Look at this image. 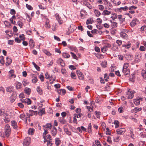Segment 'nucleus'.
Here are the masks:
<instances>
[{
    "label": "nucleus",
    "instance_id": "obj_1",
    "mask_svg": "<svg viewBox=\"0 0 146 146\" xmlns=\"http://www.w3.org/2000/svg\"><path fill=\"white\" fill-rule=\"evenodd\" d=\"M135 92L134 91H131L130 89H129L127 92V95H128L127 97L128 99H131L133 97V94Z\"/></svg>",
    "mask_w": 146,
    "mask_h": 146
},
{
    "label": "nucleus",
    "instance_id": "obj_2",
    "mask_svg": "<svg viewBox=\"0 0 146 146\" xmlns=\"http://www.w3.org/2000/svg\"><path fill=\"white\" fill-rule=\"evenodd\" d=\"M30 143V138L29 137L25 139L23 141V144L25 146H29Z\"/></svg>",
    "mask_w": 146,
    "mask_h": 146
},
{
    "label": "nucleus",
    "instance_id": "obj_3",
    "mask_svg": "<svg viewBox=\"0 0 146 146\" xmlns=\"http://www.w3.org/2000/svg\"><path fill=\"white\" fill-rule=\"evenodd\" d=\"M76 72L77 73L78 75L79 79L82 80H84V77L83 73L82 72H80L79 70H77Z\"/></svg>",
    "mask_w": 146,
    "mask_h": 146
},
{
    "label": "nucleus",
    "instance_id": "obj_4",
    "mask_svg": "<svg viewBox=\"0 0 146 146\" xmlns=\"http://www.w3.org/2000/svg\"><path fill=\"white\" fill-rule=\"evenodd\" d=\"M56 62L58 64H60L61 66L64 67L65 66V63L63 60L61 58H60L57 60Z\"/></svg>",
    "mask_w": 146,
    "mask_h": 146
},
{
    "label": "nucleus",
    "instance_id": "obj_5",
    "mask_svg": "<svg viewBox=\"0 0 146 146\" xmlns=\"http://www.w3.org/2000/svg\"><path fill=\"white\" fill-rule=\"evenodd\" d=\"M125 131L124 128L119 129H117L116 131L117 133L119 135H122L124 134Z\"/></svg>",
    "mask_w": 146,
    "mask_h": 146
},
{
    "label": "nucleus",
    "instance_id": "obj_6",
    "mask_svg": "<svg viewBox=\"0 0 146 146\" xmlns=\"http://www.w3.org/2000/svg\"><path fill=\"white\" fill-rule=\"evenodd\" d=\"M16 94L13 93L11 96L10 97V101L11 103L13 102L16 99Z\"/></svg>",
    "mask_w": 146,
    "mask_h": 146
},
{
    "label": "nucleus",
    "instance_id": "obj_7",
    "mask_svg": "<svg viewBox=\"0 0 146 146\" xmlns=\"http://www.w3.org/2000/svg\"><path fill=\"white\" fill-rule=\"evenodd\" d=\"M11 123L13 128L15 129H17L18 127L17 125V123L16 121L13 120L11 121Z\"/></svg>",
    "mask_w": 146,
    "mask_h": 146
},
{
    "label": "nucleus",
    "instance_id": "obj_8",
    "mask_svg": "<svg viewBox=\"0 0 146 146\" xmlns=\"http://www.w3.org/2000/svg\"><path fill=\"white\" fill-rule=\"evenodd\" d=\"M125 66H123V72L124 74L125 75L128 74L130 72L129 70V69H125L124 68Z\"/></svg>",
    "mask_w": 146,
    "mask_h": 146
},
{
    "label": "nucleus",
    "instance_id": "obj_9",
    "mask_svg": "<svg viewBox=\"0 0 146 146\" xmlns=\"http://www.w3.org/2000/svg\"><path fill=\"white\" fill-rule=\"evenodd\" d=\"M63 117L59 118L58 121L60 123L62 124H65L66 123V121Z\"/></svg>",
    "mask_w": 146,
    "mask_h": 146
},
{
    "label": "nucleus",
    "instance_id": "obj_10",
    "mask_svg": "<svg viewBox=\"0 0 146 146\" xmlns=\"http://www.w3.org/2000/svg\"><path fill=\"white\" fill-rule=\"evenodd\" d=\"M29 112L30 113L29 116H31L34 115H36L37 114V111H34L32 110H29Z\"/></svg>",
    "mask_w": 146,
    "mask_h": 146
},
{
    "label": "nucleus",
    "instance_id": "obj_11",
    "mask_svg": "<svg viewBox=\"0 0 146 146\" xmlns=\"http://www.w3.org/2000/svg\"><path fill=\"white\" fill-rule=\"evenodd\" d=\"M6 60L5 64L7 66H8L11 63L12 60L11 58H9L8 57H7Z\"/></svg>",
    "mask_w": 146,
    "mask_h": 146
},
{
    "label": "nucleus",
    "instance_id": "obj_12",
    "mask_svg": "<svg viewBox=\"0 0 146 146\" xmlns=\"http://www.w3.org/2000/svg\"><path fill=\"white\" fill-rule=\"evenodd\" d=\"M49 19H46L44 25L45 27L46 28H49L50 27V25H49Z\"/></svg>",
    "mask_w": 146,
    "mask_h": 146
},
{
    "label": "nucleus",
    "instance_id": "obj_13",
    "mask_svg": "<svg viewBox=\"0 0 146 146\" xmlns=\"http://www.w3.org/2000/svg\"><path fill=\"white\" fill-rule=\"evenodd\" d=\"M16 85V88L17 89H19L21 88H22V85L21 83L17 82L15 83Z\"/></svg>",
    "mask_w": 146,
    "mask_h": 146
},
{
    "label": "nucleus",
    "instance_id": "obj_14",
    "mask_svg": "<svg viewBox=\"0 0 146 146\" xmlns=\"http://www.w3.org/2000/svg\"><path fill=\"white\" fill-rule=\"evenodd\" d=\"M56 18L60 24H61L62 23V21L60 20V17L59 15L58 14H56Z\"/></svg>",
    "mask_w": 146,
    "mask_h": 146
},
{
    "label": "nucleus",
    "instance_id": "obj_15",
    "mask_svg": "<svg viewBox=\"0 0 146 146\" xmlns=\"http://www.w3.org/2000/svg\"><path fill=\"white\" fill-rule=\"evenodd\" d=\"M39 115L40 116L42 115L43 114H45V109L44 108H42V109L39 110L38 112Z\"/></svg>",
    "mask_w": 146,
    "mask_h": 146
},
{
    "label": "nucleus",
    "instance_id": "obj_16",
    "mask_svg": "<svg viewBox=\"0 0 146 146\" xmlns=\"http://www.w3.org/2000/svg\"><path fill=\"white\" fill-rule=\"evenodd\" d=\"M29 43L30 48H33L35 46L34 42V41L33 40L31 39L30 40Z\"/></svg>",
    "mask_w": 146,
    "mask_h": 146
},
{
    "label": "nucleus",
    "instance_id": "obj_17",
    "mask_svg": "<svg viewBox=\"0 0 146 146\" xmlns=\"http://www.w3.org/2000/svg\"><path fill=\"white\" fill-rule=\"evenodd\" d=\"M141 109H142L141 108H137L136 107L132 110L131 111L133 113H136L138 111H141Z\"/></svg>",
    "mask_w": 146,
    "mask_h": 146
},
{
    "label": "nucleus",
    "instance_id": "obj_18",
    "mask_svg": "<svg viewBox=\"0 0 146 146\" xmlns=\"http://www.w3.org/2000/svg\"><path fill=\"white\" fill-rule=\"evenodd\" d=\"M95 15L97 17H99L101 15L100 12L96 9H95L94 10Z\"/></svg>",
    "mask_w": 146,
    "mask_h": 146
},
{
    "label": "nucleus",
    "instance_id": "obj_19",
    "mask_svg": "<svg viewBox=\"0 0 146 146\" xmlns=\"http://www.w3.org/2000/svg\"><path fill=\"white\" fill-rule=\"evenodd\" d=\"M111 13L110 11H109L107 10H105L103 11V12L102 13V14L104 15H108Z\"/></svg>",
    "mask_w": 146,
    "mask_h": 146
},
{
    "label": "nucleus",
    "instance_id": "obj_20",
    "mask_svg": "<svg viewBox=\"0 0 146 146\" xmlns=\"http://www.w3.org/2000/svg\"><path fill=\"white\" fill-rule=\"evenodd\" d=\"M25 92L27 95H29L31 92V90L28 88H25Z\"/></svg>",
    "mask_w": 146,
    "mask_h": 146
},
{
    "label": "nucleus",
    "instance_id": "obj_21",
    "mask_svg": "<svg viewBox=\"0 0 146 146\" xmlns=\"http://www.w3.org/2000/svg\"><path fill=\"white\" fill-rule=\"evenodd\" d=\"M9 74L12 77L15 78L16 77L15 75L14 74V71L13 70H11L9 71Z\"/></svg>",
    "mask_w": 146,
    "mask_h": 146
},
{
    "label": "nucleus",
    "instance_id": "obj_22",
    "mask_svg": "<svg viewBox=\"0 0 146 146\" xmlns=\"http://www.w3.org/2000/svg\"><path fill=\"white\" fill-rule=\"evenodd\" d=\"M142 98H140L139 99H137V100H135L134 101V104L136 106L139 105L140 104V100H141Z\"/></svg>",
    "mask_w": 146,
    "mask_h": 146
},
{
    "label": "nucleus",
    "instance_id": "obj_23",
    "mask_svg": "<svg viewBox=\"0 0 146 146\" xmlns=\"http://www.w3.org/2000/svg\"><path fill=\"white\" fill-rule=\"evenodd\" d=\"M43 127L44 128H49L50 129L52 127V125L50 123H48L46 124L45 125H43Z\"/></svg>",
    "mask_w": 146,
    "mask_h": 146
},
{
    "label": "nucleus",
    "instance_id": "obj_24",
    "mask_svg": "<svg viewBox=\"0 0 146 146\" xmlns=\"http://www.w3.org/2000/svg\"><path fill=\"white\" fill-rule=\"evenodd\" d=\"M137 21V19H135V20L132 21L130 24V25L131 27H134L135 26L136 24V21Z\"/></svg>",
    "mask_w": 146,
    "mask_h": 146
},
{
    "label": "nucleus",
    "instance_id": "obj_25",
    "mask_svg": "<svg viewBox=\"0 0 146 146\" xmlns=\"http://www.w3.org/2000/svg\"><path fill=\"white\" fill-rule=\"evenodd\" d=\"M131 44L130 43L128 42L124 45H123L122 46L127 48H129L131 47Z\"/></svg>",
    "mask_w": 146,
    "mask_h": 146
},
{
    "label": "nucleus",
    "instance_id": "obj_26",
    "mask_svg": "<svg viewBox=\"0 0 146 146\" xmlns=\"http://www.w3.org/2000/svg\"><path fill=\"white\" fill-rule=\"evenodd\" d=\"M34 129L33 128H30L28 130V133L30 135H32L34 133Z\"/></svg>",
    "mask_w": 146,
    "mask_h": 146
},
{
    "label": "nucleus",
    "instance_id": "obj_27",
    "mask_svg": "<svg viewBox=\"0 0 146 146\" xmlns=\"http://www.w3.org/2000/svg\"><path fill=\"white\" fill-rule=\"evenodd\" d=\"M60 143V141L59 138H56L55 139V144L56 146H58Z\"/></svg>",
    "mask_w": 146,
    "mask_h": 146
},
{
    "label": "nucleus",
    "instance_id": "obj_28",
    "mask_svg": "<svg viewBox=\"0 0 146 146\" xmlns=\"http://www.w3.org/2000/svg\"><path fill=\"white\" fill-rule=\"evenodd\" d=\"M36 90L37 92L40 95H41L42 94V90L39 87H37L36 88Z\"/></svg>",
    "mask_w": 146,
    "mask_h": 146
},
{
    "label": "nucleus",
    "instance_id": "obj_29",
    "mask_svg": "<svg viewBox=\"0 0 146 146\" xmlns=\"http://www.w3.org/2000/svg\"><path fill=\"white\" fill-rule=\"evenodd\" d=\"M103 68L107 67V62L106 61H104L102 62L101 64Z\"/></svg>",
    "mask_w": 146,
    "mask_h": 146
},
{
    "label": "nucleus",
    "instance_id": "obj_30",
    "mask_svg": "<svg viewBox=\"0 0 146 146\" xmlns=\"http://www.w3.org/2000/svg\"><path fill=\"white\" fill-rule=\"evenodd\" d=\"M32 64L37 70H40V67L38 66H37L34 62H32Z\"/></svg>",
    "mask_w": 146,
    "mask_h": 146
},
{
    "label": "nucleus",
    "instance_id": "obj_31",
    "mask_svg": "<svg viewBox=\"0 0 146 146\" xmlns=\"http://www.w3.org/2000/svg\"><path fill=\"white\" fill-rule=\"evenodd\" d=\"M62 55L65 58H68L70 57V55L66 53H63Z\"/></svg>",
    "mask_w": 146,
    "mask_h": 146
},
{
    "label": "nucleus",
    "instance_id": "obj_32",
    "mask_svg": "<svg viewBox=\"0 0 146 146\" xmlns=\"http://www.w3.org/2000/svg\"><path fill=\"white\" fill-rule=\"evenodd\" d=\"M5 135L7 137H9L11 133V130L5 129Z\"/></svg>",
    "mask_w": 146,
    "mask_h": 146
},
{
    "label": "nucleus",
    "instance_id": "obj_33",
    "mask_svg": "<svg viewBox=\"0 0 146 146\" xmlns=\"http://www.w3.org/2000/svg\"><path fill=\"white\" fill-rule=\"evenodd\" d=\"M140 56L139 55L137 54L135 56V60L136 61L138 62L140 60Z\"/></svg>",
    "mask_w": 146,
    "mask_h": 146
},
{
    "label": "nucleus",
    "instance_id": "obj_34",
    "mask_svg": "<svg viewBox=\"0 0 146 146\" xmlns=\"http://www.w3.org/2000/svg\"><path fill=\"white\" fill-rule=\"evenodd\" d=\"M96 57L99 58H104L103 55L99 53H98L96 55Z\"/></svg>",
    "mask_w": 146,
    "mask_h": 146
},
{
    "label": "nucleus",
    "instance_id": "obj_35",
    "mask_svg": "<svg viewBox=\"0 0 146 146\" xmlns=\"http://www.w3.org/2000/svg\"><path fill=\"white\" fill-rule=\"evenodd\" d=\"M85 11L84 10H82L80 12L81 17L82 18H84L85 16Z\"/></svg>",
    "mask_w": 146,
    "mask_h": 146
},
{
    "label": "nucleus",
    "instance_id": "obj_36",
    "mask_svg": "<svg viewBox=\"0 0 146 146\" xmlns=\"http://www.w3.org/2000/svg\"><path fill=\"white\" fill-rule=\"evenodd\" d=\"M6 91L8 92L11 93L13 91V88L11 87H7L6 89Z\"/></svg>",
    "mask_w": 146,
    "mask_h": 146
},
{
    "label": "nucleus",
    "instance_id": "obj_37",
    "mask_svg": "<svg viewBox=\"0 0 146 146\" xmlns=\"http://www.w3.org/2000/svg\"><path fill=\"white\" fill-rule=\"evenodd\" d=\"M128 7H127L126 6L124 7H120L119 9V11H120V10H122L124 11H126V10H128Z\"/></svg>",
    "mask_w": 146,
    "mask_h": 146
},
{
    "label": "nucleus",
    "instance_id": "obj_38",
    "mask_svg": "<svg viewBox=\"0 0 146 146\" xmlns=\"http://www.w3.org/2000/svg\"><path fill=\"white\" fill-rule=\"evenodd\" d=\"M142 75L144 78L146 79V71L143 70L142 71Z\"/></svg>",
    "mask_w": 146,
    "mask_h": 146
},
{
    "label": "nucleus",
    "instance_id": "obj_39",
    "mask_svg": "<svg viewBox=\"0 0 146 146\" xmlns=\"http://www.w3.org/2000/svg\"><path fill=\"white\" fill-rule=\"evenodd\" d=\"M118 18L119 19V20L122 22H123L125 21V19L122 18V15H118L117 16Z\"/></svg>",
    "mask_w": 146,
    "mask_h": 146
},
{
    "label": "nucleus",
    "instance_id": "obj_40",
    "mask_svg": "<svg viewBox=\"0 0 146 146\" xmlns=\"http://www.w3.org/2000/svg\"><path fill=\"white\" fill-rule=\"evenodd\" d=\"M43 52L45 53L46 55L48 56H50L51 54L47 50H46L44 49L43 50Z\"/></svg>",
    "mask_w": 146,
    "mask_h": 146
},
{
    "label": "nucleus",
    "instance_id": "obj_41",
    "mask_svg": "<svg viewBox=\"0 0 146 146\" xmlns=\"http://www.w3.org/2000/svg\"><path fill=\"white\" fill-rule=\"evenodd\" d=\"M70 54H71L72 57L74 59L78 60V57L76 55L72 52H70Z\"/></svg>",
    "mask_w": 146,
    "mask_h": 146
},
{
    "label": "nucleus",
    "instance_id": "obj_42",
    "mask_svg": "<svg viewBox=\"0 0 146 146\" xmlns=\"http://www.w3.org/2000/svg\"><path fill=\"white\" fill-rule=\"evenodd\" d=\"M52 139L49 140V141H48V142H47V146H51L52 145Z\"/></svg>",
    "mask_w": 146,
    "mask_h": 146
},
{
    "label": "nucleus",
    "instance_id": "obj_43",
    "mask_svg": "<svg viewBox=\"0 0 146 146\" xmlns=\"http://www.w3.org/2000/svg\"><path fill=\"white\" fill-rule=\"evenodd\" d=\"M52 135L53 136H55L57 133V131L55 130H52L51 131Z\"/></svg>",
    "mask_w": 146,
    "mask_h": 146
},
{
    "label": "nucleus",
    "instance_id": "obj_44",
    "mask_svg": "<svg viewBox=\"0 0 146 146\" xmlns=\"http://www.w3.org/2000/svg\"><path fill=\"white\" fill-rule=\"evenodd\" d=\"M121 36L123 38H125L127 37V35L125 33H122L120 34Z\"/></svg>",
    "mask_w": 146,
    "mask_h": 146
},
{
    "label": "nucleus",
    "instance_id": "obj_45",
    "mask_svg": "<svg viewBox=\"0 0 146 146\" xmlns=\"http://www.w3.org/2000/svg\"><path fill=\"white\" fill-rule=\"evenodd\" d=\"M100 112H98L97 111H95V113L96 115V116L98 118H100Z\"/></svg>",
    "mask_w": 146,
    "mask_h": 146
},
{
    "label": "nucleus",
    "instance_id": "obj_46",
    "mask_svg": "<svg viewBox=\"0 0 146 146\" xmlns=\"http://www.w3.org/2000/svg\"><path fill=\"white\" fill-rule=\"evenodd\" d=\"M44 132L43 134V136H46V135L48 133V130L47 129L44 128Z\"/></svg>",
    "mask_w": 146,
    "mask_h": 146
},
{
    "label": "nucleus",
    "instance_id": "obj_47",
    "mask_svg": "<svg viewBox=\"0 0 146 146\" xmlns=\"http://www.w3.org/2000/svg\"><path fill=\"white\" fill-rule=\"evenodd\" d=\"M4 24L7 27L10 26L11 25L10 23L7 21H5L4 22Z\"/></svg>",
    "mask_w": 146,
    "mask_h": 146
},
{
    "label": "nucleus",
    "instance_id": "obj_48",
    "mask_svg": "<svg viewBox=\"0 0 146 146\" xmlns=\"http://www.w3.org/2000/svg\"><path fill=\"white\" fill-rule=\"evenodd\" d=\"M111 133V131L110 130L108 127H107L106 129V134L107 135H110Z\"/></svg>",
    "mask_w": 146,
    "mask_h": 146
},
{
    "label": "nucleus",
    "instance_id": "obj_49",
    "mask_svg": "<svg viewBox=\"0 0 146 146\" xmlns=\"http://www.w3.org/2000/svg\"><path fill=\"white\" fill-rule=\"evenodd\" d=\"M114 124L115 125V128H117L118 127L119 125V122L118 121L115 120L114 121Z\"/></svg>",
    "mask_w": 146,
    "mask_h": 146
},
{
    "label": "nucleus",
    "instance_id": "obj_50",
    "mask_svg": "<svg viewBox=\"0 0 146 146\" xmlns=\"http://www.w3.org/2000/svg\"><path fill=\"white\" fill-rule=\"evenodd\" d=\"M17 24L20 28H22L23 25V23L21 21H18Z\"/></svg>",
    "mask_w": 146,
    "mask_h": 146
},
{
    "label": "nucleus",
    "instance_id": "obj_51",
    "mask_svg": "<svg viewBox=\"0 0 146 146\" xmlns=\"http://www.w3.org/2000/svg\"><path fill=\"white\" fill-rule=\"evenodd\" d=\"M82 115V113H79L78 114H74V116H76V117L79 118Z\"/></svg>",
    "mask_w": 146,
    "mask_h": 146
},
{
    "label": "nucleus",
    "instance_id": "obj_52",
    "mask_svg": "<svg viewBox=\"0 0 146 146\" xmlns=\"http://www.w3.org/2000/svg\"><path fill=\"white\" fill-rule=\"evenodd\" d=\"M28 83L27 80H24L22 82V83L24 86H25Z\"/></svg>",
    "mask_w": 146,
    "mask_h": 146
},
{
    "label": "nucleus",
    "instance_id": "obj_53",
    "mask_svg": "<svg viewBox=\"0 0 146 146\" xmlns=\"http://www.w3.org/2000/svg\"><path fill=\"white\" fill-rule=\"evenodd\" d=\"M37 80L36 77L34 76L33 78L32 79V81L33 83H35L37 81Z\"/></svg>",
    "mask_w": 146,
    "mask_h": 146
},
{
    "label": "nucleus",
    "instance_id": "obj_54",
    "mask_svg": "<svg viewBox=\"0 0 146 146\" xmlns=\"http://www.w3.org/2000/svg\"><path fill=\"white\" fill-rule=\"evenodd\" d=\"M31 101L29 98H27L26 100V103L28 105H29L31 104Z\"/></svg>",
    "mask_w": 146,
    "mask_h": 146
},
{
    "label": "nucleus",
    "instance_id": "obj_55",
    "mask_svg": "<svg viewBox=\"0 0 146 146\" xmlns=\"http://www.w3.org/2000/svg\"><path fill=\"white\" fill-rule=\"evenodd\" d=\"M45 78L46 79H48L50 78H52V76H51L50 77L49 75L48 74L47 72H46L45 74Z\"/></svg>",
    "mask_w": 146,
    "mask_h": 146
},
{
    "label": "nucleus",
    "instance_id": "obj_56",
    "mask_svg": "<svg viewBox=\"0 0 146 146\" xmlns=\"http://www.w3.org/2000/svg\"><path fill=\"white\" fill-rule=\"evenodd\" d=\"M130 133L131 134V137L132 139H134V134H133V132L132 129L131 128L130 129Z\"/></svg>",
    "mask_w": 146,
    "mask_h": 146
},
{
    "label": "nucleus",
    "instance_id": "obj_57",
    "mask_svg": "<svg viewBox=\"0 0 146 146\" xmlns=\"http://www.w3.org/2000/svg\"><path fill=\"white\" fill-rule=\"evenodd\" d=\"M104 78H105V80L106 81H108L107 79L109 78V76H108V74L107 73H106L104 74Z\"/></svg>",
    "mask_w": 146,
    "mask_h": 146
},
{
    "label": "nucleus",
    "instance_id": "obj_58",
    "mask_svg": "<svg viewBox=\"0 0 146 146\" xmlns=\"http://www.w3.org/2000/svg\"><path fill=\"white\" fill-rule=\"evenodd\" d=\"M26 7L29 10H32L33 9V7L30 5H29L27 4H26Z\"/></svg>",
    "mask_w": 146,
    "mask_h": 146
},
{
    "label": "nucleus",
    "instance_id": "obj_59",
    "mask_svg": "<svg viewBox=\"0 0 146 146\" xmlns=\"http://www.w3.org/2000/svg\"><path fill=\"white\" fill-rule=\"evenodd\" d=\"M21 40L19 39L17 37L15 39V42L18 43H20L21 42Z\"/></svg>",
    "mask_w": 146,
    "mask_h": 146
},
{
    "label": "nucleus",
    "instance_id": "obj_60",
    "mask_svg": "<svg viewBox=\"0 0 146 146\" xmlns=\"http://www.w3.org/2000/svg\"><path fill=\"white\" fill-rule=\"evenodd\" d=\"M137 8V7H135L133 5L131 7H130L129 8H128V9L130 10H132L133 9H135Z\"/></svg>",
    "mask_w": 146,
    "mask_h": 146
},
{
    "label": "nucleus",
    "instance_id": "obj_61",
    "mask_svg": "<svg viewBox=\"0 0 146 146\" xmlns=\"http://www.w3.org/2000/svg\"><path fill=\"white\" fill-rule=\"evenodd\" d=\"M85 5L90 9H91L92 8V5H90L88 3H86Z\"/></svg>",
    "mask_w": 146,
    "mask_h": 146
},
{
    "label": "nucleus",
    "instance_id": "obj_62",
    "mask_svg": "<svg viewBox=\"0 0 146 146\" xmlns=\"http://www.w3.org/2000/svg\"><path fill=\"white\" fill-rule=\"evenodd\" d=\"M10 13L11 15H15L16 13V11L14 9H11Z\"/></svg>",
    "mask_w": 146,
    "mask_h": 146
},
{
    "label": "nucleus",
    "instance_id": "obj_63",
    "mask_svg": "<svg viewBox=\"0 0 146 146\" xmlns=\"http://www.w3.org/2000/svg\"><path fill=\"white\" fill-rule=\"evenodd\" d=\"M19 97L20 98H25V96L24 93H22L19 94Z\"/></svg>",
    "mask_w": 146,
    "mask_h": 146
},
{
    "label": "nucleus",
    "instance_id": "obj_64",
    "mask_svg": "<svg viewBox=\"0 0 146 146\" xmlns=\"http://www.w3.org/2000/svg\"><path fill=\"white\" fill-rule=\"evenodd\" d=\"M95 143L97 146H101V145L100 144V141L98 140L95 141Z\"/></svg>",
    "mask_w": 146,
    "mask_h": 146
}]
</instances>
